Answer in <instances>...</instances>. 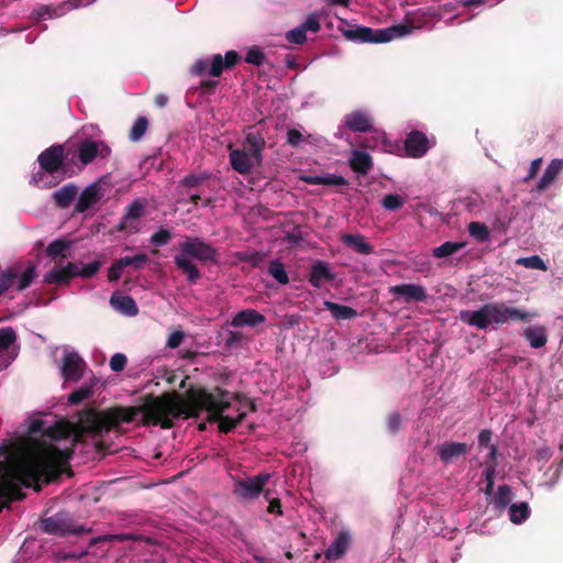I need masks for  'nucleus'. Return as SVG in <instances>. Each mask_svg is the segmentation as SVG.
<instances>
[{
    "label": "nucleus",
    "mask_w": 563,
    "mask_h": 563,
    "mask_svg": "<svg viewBox=\"0 0 563 563\" xmlns=\"http://www.w3.org/2000/svg\"><path fill=\"white\" fill-rule=\"evenodd\" d=\"M372 156L361 150H354L349 158L350 168L360 176H366L373 169Z\"/></svg>",
    "instance_id": "nucleus-22"
},
{
    "label": "nucleus",
    "mask_w": 563,
    "mask_h": 563,
    "mask_svg": "<svg viewBox=\"0 0 563 563\" xmlns=\"http://www.w3.org/2000/svg\"><path fill=\"white\" fill-rule=\"evenodd\" d=\"M512 499L511 488L508 485L498 486L497 493L494 498V507L498 510H504Z\"/></svg>",
    "instance_id": "nucleus-34"
},
{
    "label": "nucleus",
    "mask_w": 563,
    "mask_h": 563,
    "mask_svg": "<svg viewBox=\"0 0 563 563\" xmlns=\"http://www.w3.org/2000/svg\"><path fill=\"white\" fill-rule=\"evenodd\" d=\"M230 391L214 387L189 388L185 397L177 393H166L162 396L147 395L141 408L144 426H159L162 429L174 427V419L198 417L202 411L208 413L207 421L218 422L219 432L228 434L232 432L247 416L245 411L239 412L235 418L224 416V411L231 407Z\"/></svg>",
    "instance_id": "nucleus-2"
},
{
    "label": "nucleus",
    "mask_w": 563,
    "mask_h": 563,
    "mask_svg": "<svg viewBox=\"0 0 563 563\" xmlns=\"http://www.w3.org/2000/svg\"><path fill=\"white\" fill-rule=\"evenodd\" d=\"M209 178L208 174H190L180 180L181 186L186 188H196Z\"/></svg>",
    "instance_id": "nucleus-48"
},
{
    "label": "nucleus",
    "mask_w": 563,
    "mask_h": 563,
    "mask_svg": "<svg viewBox=\"0 0 563 563\" xmlns=\"http://www.w3.org/2000/svg\"><path fill=\"white\" fill-rule=\"evenodd\" d=\"M271 492L266 490L264 493V498L268 500L269 505L267 507V512L274 514L277 516H283V507L279 498H271Z\"/></svg>",
    "instance_id": "nucleus-53"
},
{
    "label": "nucleus",
    "mask_w": 563,
    "mask_h": 563,
    "mask_svg": "<svg viewBox=\"0 0 563 563\" xmlns=\"http://www.w3.org/2000/svg\"><path fill=\"white\" fill-rule=\"evenodd\" d=\"M465 245L466 243L464 242L448 241L441 244L440 246L433 249L432 254L437 258L448 257L462 250Z\"/></svg>",
    "instance_id": "nucleus-32"
},
{
    "label": "nucleus",
    "mask_w": 563,
    "mask_h": 563,
    "mask_svg": "<svg viewBox=\"0 0 563 563\" xmlns=\"http://www.w3.org/2000/svg\"><path fill=\"white\" fill-rule=\"evenodd\" d=\"M65 161V147L56 144L44 150L38 156L37 162L43 172L54 174L58 172Z\"/></svg>",
    "instance_id": "nucleus-10"
},
{
    "label": "nucleus",
    "mask_w": 563,
    "mask_h": 563,
    "mask_svg": "<svg viewBox=\"0 0 563 563\" xmlns=\"http://www.w3.org/2000/svg\"><path fill=\"white\" fill-rule=\"evenodd\" d=\"M126 356L122 353H115L114 355H112V357L110 358V368L112 372H121L124 369L125 365H126Z\"/></svg>",
    "instance_id": "nucleus-54"
},
{
    "label": "nucleus",
    "mask_w": 563,
    "mask_h": 563,
    "mask_svg": "<svg viewBox=\"0 0 563 563\" xmlns=\"http://www.w3.org/2000/svg\"><path fill=\"white\" fill-rule=\"evenodd\" d=\"M305 141V137L302 133L297 129H289L287 132V144L294 147H298L302 142Z\"/></svg>",
    "instance_id": "nucleus-55"
},
{
    "label": "nucleus",
    "mask_w": 563,
    "mask_h": 563,
    "mask_svg": "<svg viewBox=\"0 0 563 563\" xmlns=\"http://www.w3.org/2000/svg\"><path fill=\"white\" fill-rule=\"evenodd\" d=\"M133 539H134V537L132 534H128V533L103 534V536L92 538L89 542V547L97 545L100 542H111V541L123 542V541L133 540Z\"/></svg>",
    "instance_id": "nucleus-43"
},
{
    "label": "nucleus",
    "mask_w": 563,
    "mask_h": 563,
    "mask_svg": "<svg viewBox=\"0 0 563 563\" xmlns=\"http://www.w3.org/2000/svg\"><path fill=\"white\" fill-rule=\"evenodd\" d=\"M85 367L86 363L78 353H67L63 357L62 376L65 380L78 382L82 377Z\"/></svg>",
    "instance_id": "nucleus-14"
},
{
    "label": "nucleus",
    "mask_w": 563,
    "mask_h": 563,
    "mask_svg": "<svg viewBox=\"0 0 563 563\" xmlns=\"http://www.w3.org/2000/svg\"><path fill=\"white\" fill-rule=\"evenodd\" d=\"M16 340V333L13 328L5 327L0 329V352L8 350Z\"/></svg>",
    "instance_id": "nucleus-42"
},
{
    "label": "nucleus",
    "mask_w": 563,
    "mask_h": 563,
    "mask_svg": "<svg viewBox=\"0 0 563 563\" xmlns=\"http://www.w3.org/2000/svg\"><path fill=\"white\" fill-rule=\"evenodd\" d=\"M172 240V232L165 228H161L151 236V243L157 247L164 246Z\"/></svg>",
    "instance_id": "nucleus-47"
},
{
    "label": "nucleus",
    "mask_w": 563,
    "mask_h": 563,
    "mask_svg": "<svg viewBox=\"0 0 563 563\" xmlns=\"http://www.w3.org/2000/svg\"><path fill=\"white\" fill-rule=\"evenodd\" d=\"M303 180L310 185H323V176H307Z\"/></svg>",
    "instance_id": "nucleus-64"
},
{
    "label": "nucleus",
    "mask_w": 563,
    "mask_h": 563,
    "mask_svg": "<svg viewBox=\"0 0 563 563\" xmlns=\"http://www.w3.org/2000/svg\"><path fill=\"white\" fill-rule=\"evenodd\" d=\"M111 148L103 142L84 140L78 144V158L82 165L92 163L97 157L107 158Z\"/></svg>",
    "instance_id": "nucleus-11"
},
{
    "label": "nucleus",
    "mask_w": 563,
    "mask_h": 563,
    "mask_svg": "<svg viewBox=\"0 0 563 563\" xmlns=\"http://www.w3.org/2000/svg\"><path fill=\"white\" fill-rule=\"evenodd\" d=\"M386 428L390 434H396L401 429V415L394 411L386 419Z\"/></svg>",
    "instance_id": "nucleus-51"
},
{
    "label": "nucleus",
    "mask_w": 563,
    "mask_h": 563,
    "mask_svg": "<svg viewBox=\"0 0 563 563\" xmlns=\"http://www.w3.org/2000/svg\"><path fill=\"white\" fill-rule=\"evenodd\" d=\"M495 465L486 463V467L484 470V476L486 482V487L484 489V493L486 495H492L494 490V483H495Z\"/></svg>",
    "instance_id": "nucleus-52"
},
{
    "label": "nucleus",
    "mask_w": 563,
    "mask_h": 563,
    "mask_svg": "<svg viewBox=\"0 0 563 563\" xmlns=\"http://www.w3.org/2000/svg\"><path fill=\"white\" fill-rule=\"evenodd\" d=\"M335 274L330 269L329 263L317 261L311 265L308 282L313 288H321L325 283H332Z\"/></svg>",
    "instance_id": "nucleus-19"
},
{
    "label": "nucleus",
    "mask_w": 563,
    "mask_h": 563,
    "mask_svg": "<svg viewBox=\"0 0 563 563\" xmlns=\"http://www.w3.org/2000/svg\"><path fill=\"white\" fill-rule=\"evenodd\" d=\"M492 431L489 429H483L478 434V444L479 446H488L492 445Z\"/></svg>",
    "instance_id": "nucleus-62"
},
{
    "label": "nucleus",
    "mask_w": 563,
    "mask_h": 563,
    "mask_svg": "<svg viewBox=\"0 0 563 563\" xmlns=\"http://www.w3.org/2000/svg\"><path fill=\"white\" fill-rule=\"evenodd\" d=\"M563 170V161L560 158L552 159L547 166L542 177L537 184L538 191H544Z\"/></svg>",
    "instance_id": "nucleus-27"
},
{
    "label": "nucleus",
    "mask_w": 563,
    "mask_h": 563,
    "mask_svg": "<svg viewBox=\"0 0 563 563\" xmlns=\"http://www.w3.org/2000/svg\"><path fill=\"white\" fill-rule=\"evenodd\" d=\"M36 276L37 272L34 265L27 266L23 272H21L20 267L16 265L8 267L0 273V296L10 289L18 291L25 290Z\"/></svg>",
    "instance_id": "nucleus-7"
},
{
    "label": "nucleus",
    "mask_w": 563,
    "mask_h": 563,
    "mask_svg": "<svg viewBox=\"0 0 563 563\" xmlns=\"http://www.w3.org/2000/svg\"><path fill=\"white\" fill-rule=\"evenodd\" d=\"M344 124L353 132H369L373 129L369 115L363 111H352L344 117Z\"/></svg>",
    "instance_id": "nucleus-25"
},
{
    "label": "nucleus",
    "mask_w": 563,
    "mask_h": 563,
    "mask_svg": "<svg viewBox=\"0 0 563 563\" xmlns=\"http://www.w3.org/2000/svg\"><path fill=\"white\" fill-rule=\"evenodd\" d=\"M179 254L174 257V263L176 267L187 276V280L190 284H197L201 278L200 271L190 258L200 262H218L217 250L199 238L187 236L186 240L179 244Z\"/></svg>",
    "instance_id": "nucleus-4"
},
{
    "label": "nucleus",
    "mask_w": 563,
    "mask_h": 563,
    "mask_svg": "<svg viewBox=\"0 0 563 563\" xmlns=\"http://www.w3.org/2000/svg\"><path fill=\"white\" fill-rule=\"evenodd\" d=\"M286 40L292 44H303L307 41L306 31L301 25L288 31L285 35Z\"/></svg>",
    "instance_id": "nucleus-49"
},
{
    "label": "nucleus",
    "mask_w": 563,
    "mask_h": 563,
    "mask_svg": "<svg viewBox=\"0 0 563 563\" xmlns=\"http://www.w3.org/2000/svg\"><path fill=\"white\" fill-rule=\"evenodd\" d=\"M266 60L265 54L257 46L251 47L245 56V62L255 66H262Z\"/></svg>",
    "instance_id": "nucleus-45"
},
{
    "label": "nucleus",
    "mask_w": 563,
    "mask_h": 563,
    "mask_svg": "<svg viewBox=\"0 0 563 563\" xmlns=\"http://www.w3.org/2000/svg\"><path fill=\"white\" fill-rule=\"evenodd\" d=\"M184 338H185V334L183 331H174L168 336L166 345L169 349H176L181 344Z\"/></svg>",
    "instance_id": "nucleus-60"
},
{
    "label": "nucleus",
    "mask_w": 563,
    "mask_h": 563,
    "mask_svg": "<svg viewBox=\"0 0 563 563\" xmlns=\"http://www.w3.org/2000/svg\"><path fill=\"white\" fill-rule=\"evenodd\" d=\"M123 267L121 264H119V260L114 261L112 263V265L110 266L109 268V272H108V279L110 282H117L121 278L122 276V273H123Z\"/></svg>",
    "instance_id": "nucleus-59"
},
{
    "label": "nucleus",
    "mask_w": 563,
    "mask_h": 563,
    "mask_svg": "<svg viewBox=\"0 0 563 563\" xmlns=\"http://www.w3.org/2000/svg\"><path fill=\"white\" fill-rule=\"evenodd\" d=\"M148 128V121L145 117H139L135 122L133 123L130 132H129V139L132 142L140 141L144 134L146 133Z\"/></svg>",
    "instance_id": "nucleus-39"
},
{
    "label": "nucleus",
    "mask_w": 563,
    "mask_h": 563,
    "mask_svg": "<svg viewBox=\"0 0 563 563\" xmlns=\"http://www.w3.org/2000/svg\"><path fill=\"white\" fill-rule=\"evenodd\" d=\"M306 33L308 31H311L313 33H317L320 30V22L316 14H310L307 20L301 24Z\"/></svg>",
    "instance_id": "nucleus-57"
},
{
    "label": "nucleus",
    "mask_w": 563,
    "mask_h": 563,
    "mask_svg": "<svg viewBox=\"0 0 563 563\" xmlns=\"http://www.w3.org/2000/svg\"><path fill=\"white\" fill-rule=\"evenodd\" d=\"M103 194L102 188L98 183H93L86 187L78 197L75 206V212L81 213L91 208L95 203L101 200Z\"/></svg>",
    "instance_id": "nucleus-20"
},
{
    "label": "nucleus",
    "mask_w": 563,
    "mask_h": 563,
    "mask_svg": "<svg viewBox=\"0 0 563 563\" xmlns=\"http://www.w3.org/2000/svg\"><path fill=\"white\" fill-rule=\"evenodd\" d=\"M70 247V242L66 240H55L46 247V255L55 260L58 256L62 258L66 257L65 252Z\"/></svg>",
    "instance_id": "nucleus-35"
},
{
    "label": "nucleus",
    "mask_w": 563,
    "mask_h": 563,
    "mask_svg": "<svg viewBox=\"0 0 563 563\" xmlns=\"http://www.w3.org/2000/svg\"><path fill=\"white\" fill-rule=\"evenodd\" d=\"M518 264L523 265L527 268L547 271L548 267L544 261L539 255H532L529 257H522L517 261Z\"/></svg>",
    "instance_id": "nucleus-46"
},
{
    "label": "nucleus",
    "mask_w": 563,
    "mask_h": 563,
    "mask_svg": "<svg viewBox=\"0 0 563 563\" xmlns=\"http://www.w3.org/2000/svg\"><path fill=\"white\" fill-rule=\"evenodd\" d=\"M413 26L411 24H398L387 29L373 30L368 26L350 25L344 29L345 38L357 43H386L395 37L409 34Z\"/></svg>",
    "instance_id": "nucleus-5"
},
{
    "label": "nucleus",
    "mask_w": 563,
    "mask_h": 563,
    "mask_svg": "<svg viewBox=\"0 0 563 563\" xmlns=\"http://www.w3.org/2000/svg\"><path fill=\"white\" fill-rule=\"evenodd\" d=\"M101 267V262L92 261L88 264H85L81 268L77 266V276L82 278H90L96 275Z\"/></svg>",
    "instance_id": "nucleus-50"
},
{
    "label": "nucleus",
    "mask_w": 563,
    "mask_h": 563,
    "mask_svg": "<svg viewBox=\"0 0 563 563\" xmlns=\"http://www.w3.org/2000/svg\"><path fill=\"white\" fill-rule=\"evenodd\" d=\"M78 194V187L75 184H67L60 189L54 191L53 199L58 208H68Z\"/></svg>",
    "instance_id": "nucleus-28"
},
{
    "label": "nucleus",
    "mask_w": 563,
    "mask_h": 563,
    "mask_svg": "<svg viewBox=\"0 0 563 563\" xmlns=\"http://www.w3.org/2000/svg\"><path fill=\"white\" fill-rule=\"evenodd\" d=\"M76 276L77 264L69 262L64 267L54 266L44 275L43 282L45 284H56L59 286H66L69 285L70 280Z\"/></svg>",
    "instance_id": "nucleus-18"
},
{
    "label": "nucleus",
    "mask_w": 563,
    "mask_h": 563,
    "mask_svg": "<svg viewBox=\"0 0 563 563\" xmlns=\"http://www.w3.org/2000/svg\"><path fill=\"white\" fill-rule=\"evenodd\" d=\"M42 530L49 534L64 537L66 534H82L91 533V528H85L82 525H77L71 515L68 512L59 511L52 517L42 520Z\"/></svg>",
    "instance_id": "nucleus-8"
},
{
    "label": "nucleus",
    "mask_w": 563,
    "mask_h": 563,
    "mask_svg": "<svg viewBox=\"0 0 563 563\" xmlns=\"http://www.w3.org/2000/svg\"><path fill=\"white\" fill-rule=\"evenodd\" d=\"M265 321L266 318L264 314L255 309L250 308L238 312L231 320V325L234 328L256 327L264 323Z\"/></svg>",
    "instance_id": "nucleus-23"
},
{
    "label": "nucleus",
    "mask_w": 563,
    "mask_h": 563,
    "mask_svg": "<svg viewBox=\"0 0 563 563\" xmlns=\"http://www.w3.org/2000/svg\"><path fill=\"white\" fill-rule=\"evenodd\" d=\"M268 274L282 285H287L289 283V277L285 269V265L280 261L276 260L269 263Z\"/></svg>",
    "instance_id": "nucleus-38"
},
{
    "label": "nucleus",
    "mask_w": 563,
    "mask_h": 563,
    "mask_svg": "<svg viewBox=\"0 0 563 563\" xmlns=\"http://www.w3.org/2000/svg\"><path fill=\"white\" fill-rule=\"evenodd\" d=\"M148 262V256L146 254H136L134 256H124L119 258V264L122 265L123 268L128 266H133L136 269L142 268Z\"/></svg>",
    "instance_id": "nucleus-41"
},
{
    "label": "nucleus",
    "mask_w": 563,
    "mask_h": 563,
    "mask_svg": "<svg viewBox=\"0 0 563 563\" xmlns=\"http://www.w3.org/2000/svg\"><path fill=\"white\" fill-rule=\"evenodd\" d=\"M325 310L330 311L335 320H351L358 316L357 310L349 306H343L333 301L325 300L323 302Z\"/></svg>",
    "instance_id": "nucleus-31"
},
{
    "label": "nucleus",
    "mask_w": 563,
    "mask_h": 563,
    "mask_svg": "<svg viewBox=\"0 0 563 563\" xmlns=\"http://www.w3.org/2000/svg\"><path fill=\"white\" fill-rule=\"evenodd\" d=\"M111 306L118 311L129 317H135L139 313V308L135 300L131 296H111Z\"/></svg>",
    "instance_id": "nucleus-30"
},
{
    "label": "nucleus",
    "mask_w": 563,
    "mask_h": 563,
    "mask_svg": "<svg viewBox=\"0 0 563 563\" xmlns=\"http://www.w3.org/2000/svg\"><path fill=\"white\" fill-rule=\"evenodd\" d=\"M140 409L120 406L104 411L84 409L76 423L62 419L47 428L43 420H35L31 426L32 432L42 433L53 441L70 439L71 446L59 449L49 445L38 456L23 463L20 468L22 484L38 492L41 483L48 484L58 479L74 454L73 448L82 442L85 435H101L121 422L130 423L140 415Z\"/></svg>",
    "instance_id": "nucleus-1"
},
{
    "label": "nucleus",
    "mask_w": 563,
    "mask_h": 563,
    "mask_svg": "<svg viewBox=\"0 0 563 563\" xmlns=\"http://www.w3.org/2000/svg\"><path fill=\"white\" fill-rule=\"evenodd\" d=\"M536 316V313L509 307L505 302H488L477 310H461L459 319L479 330H487L490 325L497 328L507 321L528 322Z\"/></svg>",
    "instance_id": "nucleus-3"
},
{
    "label": "nucleus",
    "mask_w": 563,
    "mask_h": 563,
    "mask_svg": "<svg viewBox=\"0 0 563 563\" xmlns=\"http://www.w3.org/2000/svg\"><path fill=\"white\" fill-rule=\"evenodd\" d=\"M429 148L430 142L423 132L413 130L407 134L405 152L408 157L420 158L426 155Z\"/></svg>",
    "instance_id": "nucleus-12"
},
{
    "label": "nucleus",
    "mask_w": 563,
    "mask_h": 563,
    "mask_svg": "<svg viewBox=\"0 0 563 563\" xmlns=\"http://www.w3.org/2000/svg\"><path fill=\"white\" fill-rule=\"evenodd\" d=\"M468 450L470 448L466 443L453 441H445L435 448L437 455L444 465L451 464L456 459L464 457Z\"/></svg>",
    "instance_id": "nucleus-15"
},
{
    "label": "nucleus",
    "mask_w": 563,
    "mask_h": 563,
    "mask_svg": "<svg viewBox=\"0 0 563 563\" xmlns=\"http://www.w3.org/2000/svg\"><path fill=\"white\" fill-rule=\"evenodd\" d=\"M93 393V387L91 385H84L80 386L78 389L74 390L68 396V402L70 405H78L82 402L84 400L90 398Z\"/></svg>",
    "instance_id": "nucleus-40"
},
{
    "label": "nucleus",
    "mask_w": 563,
    "mask_h": 563,
    "mask_svg": "<svg viewBox=\"0 0 563 563\" xmlns=\"http://www.w3.org/2000/svg\"><path fill=\"white\" fill-rule=\"evenodd\" d=\"M351 536L346 531H341L324 552V556L329 561L341 559L349 549Z\"/></svg>",
    "instance_id": "nucleus-26"
},
{
    "label": "nucleus",
    "mask_w": 563,
    "mask_h": 563,
    "mask_svg": "<svg viewBox=\"0 0 563 563\" xmlns=\"http://www.w3.org/2000/svg\"><path fill=\"white\" fill-rule=\"evenodd\" d=\"M510 521L519 525L526 521L530 515V509L527 503L512 504L510 506Z\"/></svg>",
    "instance_id": "nucleus-36"
},
{
    "label": "nucleus",
    "mask_w": 563,
    "mask_h": 563,
    "mask_svg": "<svg viewBox=\"0 0 563 563\" xmlns=\"http://www.w3.org/2000/svg\"><path fill=\"white\" fill-rule=\"evenodd\" d=\"M467 231L470 235L477 242H487L490 239V232L485 223L473 221L468 224Z\"/></svg>",
    "instance_id": "nucleus-33"
},
{
    "label": "nucleus",
    "mask_w": 563,
    "mask_h": 563,
    "mask_svg": "<svg viewBox=\"0 0 563 563\" xmlns=\"http://www.w3.org/2000/svg\"><path fill=\"white\" fill-rule=\"evenodd\" d=\"M341 242L357 254L369 255L374 253V246L366 241V238L360 233H344L341 235Z\"/></svg>",
    "instance_id": "nucleus-24"
},
{
    "label": "nucleus",
    "mask_w": 563,
    "mask_h": 563,
    "mask_svg": "<svg viewBox=\"0 0 563 563\" xmlns=\"http://www.w3.org/2000/svg\"><path fill=\"white\" fill-rule=\"evenodd\" d=\"M269 473H260L255 476H247L245 478H235L233 494L240 500H254L260 497L264 490L265 485L271 479Z\"/></svg>",
    "instance_id": "nucleus-9"
},
{
    "label": "nucleus",
    "mask_w": 563,
    "mask_h": 563,
    "mask_svg": "<svg viewBox=\"0 0 563 563\" xmlns=\"http://www.w3.org/2000/svg\"><path fill=\"white\" fill-rule=\"evenodd\" d=\"M323 185L324 186H346L347 180L340 175L329 174L323 176Z\"/></svg>",
    "instance_id": "nucleus-58"
},
{
    "label": "nucleus",
    "mask_w": 563,
    "mask_h": 563,
    "mask_svg": "<svg viewBox=\"0 0 563 563\" xmlns=\"http://www.w3.org/2000/svg\"><path fill=\"white\" fill-rule=\"evenodd\" d=\"M404 203V198L397 194L386 195L382 200V206L388 211L399 210Z\"/></svg>",
    "instance_id": "nucleus-44"
},
{
    "label": "nucleus",
    "mask_w": 563,
    "mask_h": 563,
    "mask_svg": "<svg viewBox=\"0 0 563 563\" xmlns=\"http://www.w3.org/2000/svg\"><path fill=\"white\" fill-rule=\"evenodd\" d=\"M235 257L241 263H249L252 267H261L265 260V255L261 252L242 251L235 254Z\"/></svg>",
    "instance_id": "nucleus-37"
},
{
    "label": "nucleus",
    "mask_w": 563,
    "mask_h": 563,
    "mask_svg": "<svg viewBox=\"0 0 563 563\" xmlns=\"http://www.w3.org/2000/svg\"><path fill=\"white\" fill-rule=\"evenodd\" d=\"M266 141L260 132H249L242 143V148L257 159V165L263 164V151Z\"/></svg>",
    "instance_id": "nucleus-21"
},
{
    "label": "nucleus",
    "mask_w": 563,
    "mask_h": 563,
    "mask_svg": "<svg viewBox=\"0 0 563 563\" xmlns=\"http://www.w3.org/2000/svg\"><path fill=\"white\" fill-rule=\"evenodd\" d=\"M541 164H542V158H536L531 162L530 169H529L528 175L525 177V181H529L537 176Z\"/></svg>",
    "instance_id": "nucleus-61"
},
{
    "label": "nucleus",
    "mask_w": 563,
    "mask_h": 563,
    "mask_svg": "<svg viewBox=\"0 0 563 563\" xmlns=\"http://www.w3.org/2000/svg\"><path fill=\"white\" fill-rule=\"evenodd\" d=\"M389 294L402 297L405 302H424L427 300V291L424 287L417 284H400L391 286Z\"/></svg>",
    "instance_id": "nucleus-17"
},
{
    "label": "nucleus",
    "mask_w": 563,
    "mask_h": 563,
    "mask_svg": "<svg viewBox=\"0 0 563 563\" xmlns=\"http://www.w3.org/2000/svg\"><path fill=\"white\" fill-rule=\"evenodd\" d=\"M229 159L231 167L241 175H250L255 167L260 166L257 159L243 148L230 147Z\"/></svg>",
    "instance_id": "nucleus-13"
},
{
    "label": "nucleus",
    "mask_w": 563,
    "mask_h": 563,
    "mask_svg": "<svg viewBox=\"0 0 563 563\" xmlns=\"http://www.w3.org/2000/svg\"><path fill=\"white\" fill-rule=\"evenodd\" d=\"M144 214V205L135 200L128 206L126 212L122 217L120 223L117 227L119 232L126 231L129 233H135L139 230V220Z\"/></svg>",
    "instance_id": "nucleus-16"
},
{
    "label": "nucleus",
    "mask_w": 563,
    "mask_h": 563,
    "mask_svg": "<svg viewBox=\"0 0 563 563\" xmlns=\"http://www.w3.org/2000/svg\"><path fill=\"white\" fill-rule=\"evenodd\" d=\"M242 57L236 51H228L224 56L216 54L211 59H197L190 67L192 76L220 77L224 70L234 68Z\"/></svg>",
    "instance_id": "nucleus-6"
},
{
    "label": "nucleus",
    "mask_w": 563,
    "mask_h": 563,
    "mask_svg": "<svg viewBox=\"0 0 563 563\" xmlns=\"http://www.w3.org/2000/svg\"><path fill=\"white\" fill-rule=\"evenodd\" d=\"M168 97L165 93H157L154 98V103L158 108H164L168 103Z\"/></svg>",
    "instance_id": "nucleus-63"
},
{
    "label": "nucleus",
    "mask_w": 563,
    "mask_h": 563,
    "mask_svg": "<svg viewBox=\"0 0 563 563\" xmlns=\"http://www.w3.org/2000/svg\"><path fill=\"white\" fill-rule=\"evenodd\" d=\"M522 335L533 349H540L548 342L547 329L543 325L528 327Z\"/></svg>",
    "instance_id": "nucleus-29"
},
{
    "label": "nucleus",
    "mask_w": 563,
    "mask_h": 563,
    "mask_svg": "<svg viewBox=\"0 0 563 563\" xmlns=\"http://www.w3.org/2000/svg\"><path fill=\"white\" fill-rule=\"evenodd\" d=\"M219 81L214 79H207L200 81L197 88H194L197 91H200L203 95H212L218 87Z\"/></svg>",
    "instance_id": "nucleus-56"
}]
</instances>
